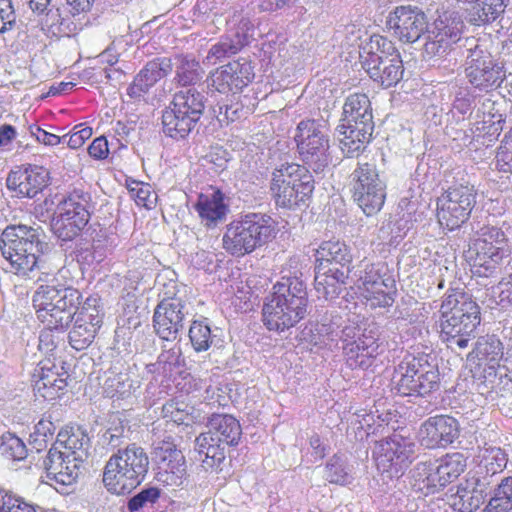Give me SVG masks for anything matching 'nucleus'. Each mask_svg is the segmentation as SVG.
I'll return each instance as SVG.
<instances>
[{
	"mask_svg": "<svg viewBox=\"0 0 512 512\" xmlns=\"http://www.w3.org/2000/svg\"><path fill=\"white\" fill-rule=\"evenodd\" d=\"M439 312L441 341L455 353L466 349L480 325L478 304L462 290L450 289L442 300Z\"/></svg>",
	"mask_w": 512,
	"mask_h": 512,
	"instance_id": "nucleus-1",
	"label": "nucleus"
},
{
	"mask_svg": "<svg viewBox=\"0 0 512 512\" xmlns=\"http://www.w3.org/2000/svg\"><path fill=\"white\" fill-rule=\"evenodd\" d=\"M50 245L40 227L26 225H10L4 229L0 237V250L16 273L27 275L35 268L46 271L45 263Z\"/></svg>",
	"mask_w": 512,
	"mask_h": 512,
	"instance_id": "nucleus-2",
	"label": "nucleus"
},
{
	"mask_svg": "<svg viewBox=\"0 0 512 512\" xmlns=\"http://www.w3.org/2000/svg\"><path fill=\"white\" fill-rule=\"evenodd\" d=\"M149 469V457L137 444L118 449L106 462L102 481L106 489L116 495L130 493L140 485Z\"/></svg>",
	"mask_w": 512,
	"mask_h": 512,
	"instance_id": "nucleus-3",
	"label": "nucleus"
},
{
	"mask_svg": "<svg viewBox=\"0 0 512 512\" xmlns=\"http://www.w3.org/2000/svg\"><path fill=\"white\" fill-rule=\"evenodd\" d=\"M275 235V221L271 216L249 212L226 226L223 248L233 256H244L271 241Z\"/></svg>",
	"mask_w": 512,
	"mask_h": 512,
	"instance_id": "nucleus-4",
	"label": "nucleus"
},
{
	"mask_svg": "<svg viewBox=\"0 0 512 512\" xmlns=\"http://www.w3.org/2000/svg\"><path fill=\"white\" fill-rule=\"evenodd\" d=\"M393 389L402 396L430 395L440 388V373L436 357L427 353L407 355L397 365Z\"/></svg>",
	"mask_w": 512,
	"mask_h": 512,
	"instance_id": "nucleus-5",
	"label": "nucleus"
},
{
	"mask_svg": "<svg viewBox=\"0 0 512 512\" xmlns=\"http://www.w3.org/2000/svg\"><path fill=\"white\" fill-rule=\"evenodd\" d=\"M206 97L195 87L176 91L162 112V131L176 141L186 139L197 129L205 110Z\"/></svg>",
	"mask_w": 512,
	"mask_h": 512,
	"instance_id": "nucleus-6",
	"label": "nucleus"
},
{
	"mask_svg": "<svg viewBox=\"0 0 512 512\" xmlns=\"http://www.w3.org/2000/svg\"><path fill=\"white\" fill-rule=\"evenodd\" d=\"M94 208L91 193L82 187H74L63 196L51 219V230L61 246L81 235Z\"/></svg>",
	"mask_w": 512,
	"mask_h": 512,
	"instance_id": "nucleus-7",
	"label": "nucleus"
},
{
	"mask_svg": "<svg viewBox=\"0 0 512 512\" xmlns=\"http://www.w3.org/2000/svg\"><path fill=\"white\" fill-rule=\"evenodd\" d=\"M360 60L369 77L383 88L395 86L403 77L400 53L383 36L370 37L369 42L361 47Z\"/></svg>",
	"mask_w": 512,
	"mask_h": 512,
	"instance_id": "nucleus-8",
	"label": "nucleus"
},
{
	"mask_svg": "<svg viewBox=\"0 0 512 512\" xmlns=\"http://www.w3.org/2000/svg\"><path fill=\"white\" fill-rule=\"evenodd\" d=\"M314 190L308 168L296 163H282L272 172L270 191L277 206L294 208L305 204Z\"/></svg>",
	"mask_w": 512,
	"mask_h": 512,
	"instance_id": "nucleus-9",
	"label": "nucleus"
},
{
	"mask_svg": "<svg viewBox=\"0 0 512 512\" xmlns=\"http://www.w3.org/2000/svg\"><path fill=\"white\" fill-rule=\"evenodd\" d=\"M473 273L479 277L497 276L510 256V248L505 233L495 226H483L473 241Z\"/></svg>",
	"mask_w": 512,
	"mask_h": 512,
	"instance_id": "nucleus-10",
	"label": "nucleus"
},
{
	"mask_svg": "<svg viewBox=\"0 0 512 512\" xmlns=\"http://www.w3.org/2000/svg\"><path fill=\"white\" fill-rule=\"evenodd\" d=\"M352 197L367 216L377 214L386 199V179L375 162L358 161L350 174Z\"/></svg>",
	"mask_w": 512,
	"mask_h": 512,
	"instance_id": "nucleus-11",
	"label": "nucleus"
},
{
	"mask_svg": "<svg viewBox=\"0 0 512 512\" xmlns=\"http://www.w3.org/2000/svg\"><path fill=\"white\" fill-rule=\"evenodd\" d=\"M295 141L301 160L314 172L323 171L330 162L329 126L323 119H305L298 123Z\"/></svg>",
	"mask_w": 512,
	"mask_h": 512,
	"instance_id": "nucleus-12",
	"label": "nucleus"
},
{
	"mask_svg": "<svg viewBox=\"0 0 512 512\" xmlns=\"http://www.w3.org/2000/svg\"><path fill=\"white\" fill-rule=\"evenodd\" d=\"M346 364L351 369L366 370L372 366L378 355V333L375 325L361 329L347 325L339 336Z\"/></svg>",
	"mask_w": 512,
	"mask_h": 512,
	"instance_id": "nucleus-13",
	"label": "nucleus"
},
{
	"mask_svg": "<svg viewBox=\"0 0 512 512\" xmlns=\"http://www.w3.org/2000/svg\"><path fill=\"white\" fill-rule=\"evenodd\" d=\"M476 190L469 184L449 187L437 201V218L448 230L460 228L470 217L476 204Z\"/></svg>",
	"mask_w": 512,
	"mask_h": 512,
	"instance_id": "nucleus-14",
	"label": "nucleus"
},
{
	"mask_svg": "<svg viewBox=\"0 0 512 512\" xmlns=\"http://www.w3.org/2000/svg\"><path fill=\"white\" fill-rule=\"evenodd\" d=\"M374 455L378 470L398 479L414 460L415 443L395 433L376 444Z\"/></svg>",
	"mask_w": 512,
	"mask_h": 512,
	"instance_id": "nucleus-15",
	"label": "nucleus"
},
{
	"mask_svg": "<svg viewBox=\"0 0 512 512\" xmlns=\"http://www.w3.org/2000/svg\"><path fill=\"white\" fill-rule=\"evenodd\" d=\"M465 73L474 88L485 91L499 87L505 78L503 64L478 44L468 49Z\"/></svg>",
	"mask_w": 512,
	"mask_h": 512,
	"instance_id": "nucleus-16",
	"label": "nucleus"
},
{
	"mask_svg": "<svg viewBox=\"0 0 512 512\" xmlns=\"http://www.w3.org/2000/svg\"><path fill=\"white\" fill-rule=\"evenodd\" d=\"M464 22L456 11H445L434 21L428 32L424 51L429 57H442L450 52L461 39Z\"/></svg>",
	"mask_w": 512,
	"mask_h": 512,
	"instance_id": "nucleus-17",
	"label": "nucleus"
},
{
	"mask_svg": "<svg viewBox=\"0 0 512 512\" xmlns=\"http://www.w3.org/2000/svg\"><path fill=\"white\" fill-rule=\"evenodd\" d=\"M74 317V324L68 335L69 343L72 348L81 351L91 345L103 322L99 296L87 297Z\"/></svg>",
	"mask_w": 512,
	"mask_h": 512,
	"instance_id": "nucleus-18",
	"label": "nucleus"
},
{
	"mask_svg": "<svg viewBox=\"0 0 512 512\" xmlns=\"http://www.w3.org/2000/svg\"><path fill=\"white\" fill-rule=\"evenodd\" d=\"M186 308V302L179 297H168L159 302L153 314V328L160 339L167 342L178 339L184 328Z\"/></svg>",
	"mask_w": 512,
	"mask_h": 512,
	"instance_id": "nucleus-19",
	"label": "nucleus"
},
{
	"mask_svg": "<svg viewBox=\"0 0 512 512\" xmlns=\"http://www.w3.org/2000/svg\"><path fill=\"white\" fill-rule=\"evenodd\" d=\"M427 17L417 6L402 5L391 11L386 26L404 43H414L427 30Z\"/></svg>",
	"mask_w": 512,
	"mask_h": 512,
	"instance_id": "nucleus-20",
	"label": "nucleus"
},
{
	"mask_svg": "<svg viewBox=\"0 0 512 512\" xmlns=\"http://www.w3.org/2000/svg\"><path fill=\"white\" fill-rule=\"evenodd\" d=\"M306 314V308L290 304L283 294L276 296L272 293L266 297L262 308L264 325L268 330L278 333L294 327Z\"/></svg>",
	"mask_w": 512,
	"mask_h": 512,
	"instance_id": "nucleus-21",
	"label": "nucleus"
},
{
	"mask_svg": "<svg viewBox=\"0 0 512 512\" xmlns=\"http://www.w3.org/2000/svg\"><path fill=\"white\" fill-rule=\"evenodd\" d=\"M419 442L428 449L446 448L460 434L457 419L449 415H436L426 419L419 428Z\"/></svg>",
	"mask_w": 512,
	"mask_h": 512,
	"instance_id": "nucleus-22",
	"label": "nucleus"
},
{
	"mask_svg": "<svg viewBox=\"0 0 512 512\" xmlns=\"http://www.w3.org/2000/svg\"><path fill=\"white\" fill-rule=\"evenodd\" d=\"M61 299L51 298L45 289H37L33 294L32 304L37 318L49 330L64 331L74 319L69 310L58 306Z\"/></svg>",
	"mask_w": 512,
	"mask_h": 512,
	"instance_id": "nucleus-23",
	"label": "nucleus"
},
{
	"mask_svg": "<svg viewBox=\"0 0 512 512\" xmlns=\"http://www.w3.org/2000/svg\"><path fill=\"white\" fill-rule=\"evenodd\" d=\"M48 181L49 172L45 168L29 165L12 170L6 179V186L17 197L34 198L48 185Z\"/></svg>",
	"mask_w": 512,
	"mask_h": 512,
	"instance_id": "nucleus-24",
	"label": "nucleus"
},
{
	"mask_svg": "<svg viewBox=\"0 0 512 512\" xmlns=\"http://www.w3.org/2000/svg\"><path fill=\"white\" fill-rule=\"evenodd\" d=\"M173 70L172 59L158 57L146 63L127 88V95L134 100L143 98L150 89Z\"/></svg>",
	"mask_w": 512,
	"mask_h": 512,
	"instance_id": "nucleus-25",
	"label": "nucleus"
},
{
	"mask_svg": "<svg viewBox=\"0 0 512 512\" xmlns=\"http://www.w3.org/2000/svg\"><path fill=\"white\" fill-rule=\"evenodd\" d=\"M476 484L490 487L492 478L504 471L508 463V454L499 446L485 443L476 455Z\"/></svg>",
	"mask_w": 512,
	"mask_h": 512,
	"instance_id": "nucleus-26",
	"label": "nucleus"
},
{
	"mask_svg": "<svg viewBox=\"0 0 512 512\" xmlns=\"http://www.w3.org/2000/svg\"><path fill=\"white\" fill-rule=\"evenodd\" d=\"M252 25L247 19H242L238 26L230 29L217 43L210 48L207 60L213 64L226 57L237 54L252 39Z\"/></svg>",
	"mask_w": 512,
	"mask_h": 512,
	"instance_id": "nucleus-27",
	"label": "nucleus"
},
{
	"mask_svg": "<svg viewBox=\"0 0 512 512\" xmlns=\"http://www.w3.org/2000/svg\"><path fill=\"white\" fill-rule=\"evenodd\" d=\"M336 131L342 153L348 158H353L366 149L371 141L374 125L340 122Z\"/></svg>",
	"mask_w": 512,
	"mask_h": 512,
	"instance_id": "nucleus-28",
	"label": "nucleus"
},
{
	"mask_svg": "<svg viewBox=\"0 0 512 512\" xmlns=\"http://www.w3.org/2000/svg\"><path fill=\"white\" fill-rule=\"evenodd\" d=\"M315 290L318 298L332 301L350 284L348 270L340 268L315 267Z\"/></svg>",
	"mask_w": 512,
	"mask_h": 512,
	"instance_id": "nucleus-29",
	"label": "nucleus"
},
{
	"mask_svg": "<svg viewBox=\"0 0 512 512\" xmlns=\"http://www.w3.org/2000/svg\"><path fill=\"white\" fill-rule=\"evenodd\" d=\"M103 394L109 398L124 399L135 391V382L127 372L121 360L115 361L104 373L102 383Z\"/></svg>",
	"mask_w": 512,
	"mask_h": 512,
	"instance_id": "nucleus-30",
	"label": "nucleus"
},
{
	"mask_svg": "<svg viewBox=\"0 0 512 512\" xmlns=\"http://www.w3.org/2000/svg\"><path fill=\"white\" fill-rule=\"evenodd\" d=\"M194 207L201 222L208 228L225 221L229 212L225 196L220 190L213 191L211 194H200Z\"/></svg>",
	"mask_w": 512,
	"mask_h": 512,
	"instance_id": "nucleus-31",
	"label": "nucleus"
},
{
	"mask_svg": "<svg viewBox=\"0 0 512 512\" xmlns=\"http://www.w3.org/2000/svg\"><path fill=\"white\" fill-rule=\"evenodd\" d=\"M207 427L210 436L216 439V442L223 443L226 446H237L242 436V428L239 421L229 414L213 413L207 417Z\"/></svg>",
	"mask_w": 512,
	"mask_h": 512,
	"instance_id": "nucleus-32",
	"label": "nucleus"
},
{
	"mask_svg": "<svg viewBox=\"0 0 512 512\" xmlns=\"http://www.w3.org/2000/svg\"><path fill=\"white\" fill-rule=\"evenodd\" d=\"M350 284L356 286L362 292L379 283L386 281L385 265L382 262L372 263L364 258L351 268H347Z\"/></svg>",
	"mask_w": 512,
	"mask_h": 512,
	"instance_id": "nucleus-33",
	"label": "nucleus"
},
{
	"mask_svg": "<svg viewBox=\"0 0 512 512\" xmlns=\"http://www.w3.org/2000/svg\"><path fill=\"white\" fill-rule=\"evenodd\" d=\"M315 267L338 268L339 265L343 269L349 267L353 256L349 246L340 240L323 241L316 250Z\"/></svg>",
	"mask_w": 512,
	"mask_h": 512,
	"instance_id": "nucleus-34",
	"label": "nucleus"
},
{
	"mask_svg": "<svg viewBox=\"0 0 512 512\" xmlns=\"http://www.w3.org/2000/svg\"><path fill=\"white\" fill-rule=\"evenodd\" d=\"M56 444L67 450V459L72 457L73 461L81 463L87 460L91 447L90 437L80 427H71L59 431Z\"/></svg>",
	"mask_w": 512,
	"mask_h": 512,
	"instance_id": "nucleus-35",
	"label": "nucleus"
},
{
	"mask_svg": "<svg viewBox=\"0 0 512 512\" xmlns=\"http://www.w3.org/2000/svg\"><path fill=\"white\" fill-rule=\"evenodd\" d=\"M184 365L185 359L182 354V349L177 342L169 348L164 345L161 353L157 357V361L148 364L146 369L148 373L161 375L164 378L170 379L180 374Z\"/></svg>",
	"mask_w": 512,
	"mask_h": 512,
	"instance_id": "nucleus-36",
	"label": "nucleus"
},
{
	"mask_svg": "<svg viewBox=\"0 0 512 512\" xmlns=\"http://www.w3.org/2000/svg\"><path fill=\"white\" fill-rule=\"evenodd\" d=\"M175 76L173 81L182 89L194 87L204 76V69L193 55L177 54L172 61Z\"/></svg>",
	"mask_w": 512,
	"mask_h": 512,
	"instance_id": "nucleus-37",
	"label": "nucleus"
},
{
	"mask_svg": "<svg viewBox=\"0 0 512 512\" xmlns=\"http://www.w3.org/2000/svg\"><path fill=\"white\" fill-rule=\"evenodd\" d=\"M66 455L67 453L58 450L57 447H52L43 460V468L47 477L63 485L71 484L76 478L74 469L77 464L70 467L71 459H67Z\"/></svg>",
	"mask_w": 512,
	"mask_h": 512,
	"instance_id": "nucleus-38",
	"label": "nucleus"
},
{
	"mask_svg": "<svg viewBox=\"0 0 512 512\" xmlns=\"http://www.w3.org/2000/svg\"><path fill=\"white\" fill-rule=\"evenodd\" d=\"M226 445L203 432L195 439V451L205 470H217L226 458Z\"/></svg>",
	"mask_w": 512,
	"mask_h": 512,
	"instance_id": "nucleus-39",
	"label": "nucleus"
},
{
	"mask_svg": "<svg viewBox=\"0 0 512 512\" xmlns=\"http://www.w3.org/2000/svg\"><path fill=\"white\" fill-rule=\"evenodd\" d=\"M340 122L374 125L371 102L368 96L363 93L349 95L343 105Z\"/></svg>",
	"mask_w": 512,
	"mask_h": 512,
	"instance_id": "nucleus-40",
	"label": "nucleus"
},
{
	"mask_svg": "<svg viewBox=\"0 0 512 512\" xmlns=\"http://www.w3.org/2000/svg\"><path fill=\"white\" fill-rule=\"evenodd\" d=\"M38 379L34 381L33 390L35 395L42 397L47 401L55 400L59 398L67 387L66 378L61 377L57 372H54L51 368L42 366L36 371Z\"/></svg>",
	"mask_w": 512,
	"mask_h": 512,
	"instance_id": "nucleus-41",
	"label": "nucleus"
},
{
	"mask_svg": "<svg viewBox=\"0 0 512 512\" xmlns=\"http://www.w3.org/2000/svg\"><path fill=\"white\" fill-rule=\"evenodd\" d=\"M273 294H283L292 305L308 308V295L305 281L298 276H282L273 286Z\"/></svg>",
	"mask_w": 512,
	"mask_h": 512,
	"instance_id": "nucleus-42",
	"label": "nucleus"
},
{
	"mask_svg": "<svg viewBox=\"0 0 512 512\" xmlns=\"http://www.w3.org/2000/svg\"><path fill=\"white\" fill-rule=\"evenodd\" d=\"M468 13V21L482 26L495 21L505 9L504 0H475Z\"/></svg>",
	"mask_w": 512,
	"mask_h": 512,
	"instance_id": "nucleus-43",
	"label": "nucleus"
},
{
	"mask_svg": "<svg viewBox=\"0 0 512 512\" xmlns=\"http://www.w3.org/2000/svg\"><path fill=\"white\" fill-rule=\"evenodd\" d=\"M217 331L218 328L213 330L206 318L194 320L188 333L193 349L198 353L207 351L218 340Z\"/></svg>",
	"mask_w": 512,
	"mask_h": 512,
	"instance_id": "nucleus-44",
	"label": "nucleus"
},
{
	"mask_svg": "<svg viewBox=\"0 0 512 512\" xmlns=\"http://www.w3.org/2000/svg\"><path fill=\"white\" fill-rule=\"evenodd\" d=\"M38 289L49 291V296L53 299L62 297L61 301L58 302V306L69 310L74 316L78 313L84 302L82 293L71 286L47 284L39 286Z\"/></svg>",
	"mask_w": 512,
	"mask_h": 512,
	"instance_id": "nucleus-45",
	"label": "nucleus"
},
{
	"mask_svg": "<svg viewBox=\"0 0 512 512\" xmlns=\"http://www.w3.org/2000/svg\"><path fill=\"white\" fill-rule=\"evenodd\" d=\"M158 464L157 480L167 486H180L186 477V461L183 454Z\"/></svg>",
	"mask_w": 512,
	"mask_h": 512,
	"instance_id": "nucleus-46",
	"label": "nucleus"
},
{
	"mask_svg": "<svg viewBox=\"0 0 512 512\" xmlns=\"http://www.w3.org/2000/svg\"><path fill=\"white\" fill-rule=\"evenodd\" d=\"M475 486L470 489L468 486L459 485L453 495V507L460 512H473L483 503V493L488 487Z\"/></svg>",
	"mask_w": 512,
	"mask_h": 512,
	"instance_id": "nucleus-47",
	"label": "nucleus"
},
{
	"mask_svg": "<svg viewBox=\"0 0 512 512\" xmlns=\"http://www.w3.org/2000/svg\"><path fill=\"white\" fill-rule=\"evenodd\" d=\"M324 478L332 484L348 485L352 482V468L346 457L335 454L326 463Z\"/></svg>",
	"mask_w": 512,
	"mask_h": 512,
	"instance_id": "nucleus-48",
	"label": "nucleus"
},
{
	"mask_svg": "<svg viewBox=\"0 0 512 512\" xmlns=\"http://www.w3.org/2000/svg\"><path fill=\"white\" fill-rule=\"evenodd\" d=\"M483 512H512V475L501 479Z\"/></svg>",
	"mask_w": 512,
	"mask_h": 512,
	"instance_id": "nucleus-49",
	"label": "nucleus"
},
{
	"mask_svg": "<svg viewBox=\"0 0 512 512\" xmlns=\"http://www.w3.org/2000/svg\"><path fill=\"white\" fill-rule=\"evenodd\" d=\"M362 292V296L371 308H387L393 305L394 299V280L388 277L386 281L379 283Z\"/></svg>",
	"mask_w": 512,
	"mask_h": 512,
	"instance_id": "nucleus-50",
	"label": "nucleus"
},
{
	"mask_svg": "<svg viewBox=\"0 0 512 512\" xmlns=\"http://www.w3.org/2000/svg\"><path fill=\"white\" fill-rule=\"evenodd\" d=\"M77 262L84 267H96L107 257V247L101 240H93L91 244H77L75 248Z\"/></svg>",
	"mask_w": 512,
	"mask_h": 512,
	"instance_id": "nucleus-51",
	"label": "nucleus"
},
{
	"mask_svg": "<svg viewBox=\"0 0 512 512\" xmlns=\"http://www.w3.org/2000/svg\"><path fill=\"white\" fill-rule=\"evenodd\" d=\"M479 360L498 362L503 357V344L495 335L479 337L471 352Z\"/></svg>",
	"mask_w": 512,
	"mask_h": 512,
	"instance_id": "nucleus-52",
	"label": "nucleus"
},
{
	"mask_svg": "<svg viewBox=\"0 0 512 512\" xmlns=\"http://www.w3.org/2000/svg\"><path fill=\"white\" fill-rule=\"evenodd\" d=\"M436 461L439 474L442 475L443 482L447 485L457 479L466 468V459L459 452L446 454Z\"/></svg>",
	"mask_w": 512,
	"mask_h": 512,
	"instance_id": "nucleus-53",
	"label": "nucleus"
},
{
	"mask_svg": "<svg viewBox=\"0 0 512 512\" xmlns=\"http://www.w3.org/2000/svg\"><path fill=\"white\" fill-rule=\"evenodd\" d=\"M164 417L177 425L189 426L200 421L199 415H194L195 409L183 402L170 400L163 405Z\"/></svg>",
	"mask_w": 512,
	"mask_h": 512,
	"instance_id": "nucleus-54",
	"label": "nucleus"
},
{
	"mask_svg": "<svg viewBox=\"0 0 512 512\" xmlns=\"http://www.w3.org/2000/svg\"><path fill=\"white\" fill-rule=\"evenodd\" d=\"M197 7L204 12L209 11L216 16L227 15L230 18L242 11L243 4L236 0H200L197 2Z\"/></svg>",
	"mask_w": 512,
	"mask_h": 512,
	"instance_id": "nucleus-55",
	"label": "nucleus"
},
{
	"mask_svg": "<svg viewBox=\"0 0 512 512\" xmlns=\"http://www.w3.org/2000/svg\"><path fill=\"white\" fill-rule=\"evenodd\" d=\"M0 453L9 460L20 461L25 459L27 448L19 437L7 432L0 437Z\"/></svg>",
	"mask_w": 512,
	"mask_h": 512,
	"instance_id": "nucleus-56",
	"label": "nucleus"
},
{
	"mask_svg": "<svg viewBox=\"0 0 512 512\" xmlns=\"http://www.w3.org/2000/svg\"><path fill=\"white\" fill-rule=\"evenodd\" d=\"M235 70L230 63L217 69L211 76V86L220 93L228 94L236 90Z\"/></svg>",
	"mask_w": 512,
	"mask_h": 512,
	"instance_id": "nucleus-57",
	"label": "nucleus"
},
{
	"mask_svg": "<svg viewBox=\"0 0 512 512\" xmlns=\"http://www.w3.org/2000/svg\"><path fill=\"white\" fill-rule=\"evenodd\" d=\"M160 495L161 491L157 487L144 488L129 499L127 508L130 512H136L149 505L152 506L158 501Z\"/></svg>",
	"mask_w": 512,
	"mask_h": 512,
	"instance_id": "nucleus-58",
	"label": "nucleus"
},
{
	"mask_svg": "<svg viewBox=\"0 0 512 512\" xmlns=\"http://www.w3.org/2000/svg\"><path fill=\"white\" fill-rule=\"evenodd\" d=\"M154 456L158 464L174 459L177 454H183L177 449L172 436H165L163 439L154 441Z\"/></svg>",
	"mask_w": 512,
	"mask_h": 512,
	"instance_id": "nucleus-59",
	"label": "nucleus"
},
{
	"mask_svg": "<svg viewBox=\"0 0 512 512\" xmlns=\"http://www.w3.org/2000/svg\"><path fill=\"white\" fill-rule=\"evenodd\" d=\"M127 432L123 425L110 427L101 434L99 443L107 449H121L120 446L128 439Z\"/></svg>",
	"mask_w": 512,
	"mask_h": 512,
	"instance_id": "nucleus-60",
	"label": "nucleus"
},
{
	"mask_svg": "<svg viewBox=\"0 0 512 512\" xmlns=\"http://www.w3.org/2000/svg\"><path fill=\"white\" fill-rule=\"evenodd\" d=\"M231 68L235 70L234 78L236 80V91L242 90L254 78V71L251 63L244 60V62L234 61L230 62Z\"/></svg>",
	"mask_w": 512,
	"mask_h": 512,
	"instance_id": "nucleus-61",
	"label": "nucleus"
},
{
	"mask_svg": "<svg viewBox=\"0 0 512 512\" xmlns=\"http://www.w3.org/2000/svg\"><path fill=\"white\" fill-rule=\"evenodd\" d=\"M130 192L134 196L137 205L148 209L155 205L156 195L152 193L149 184L134 182V186L130 187Z\"/></svg>",
	"mask_w": 512,
	"mask_h": 512,
	"instance_id": "nucleus-62",
	"label": "nucleus"
},
{
	"mask_svg": "<svg viewBox=\"0 0 512 512\" xmlns=\"http://www.w3.org/2000/svg\"><path fill=\"white\" fill-rule=\"evenodd\" d=\"M432 460L419 461L410 471L412 486L414 490L422 493L425 490V483L428 478L429 471H432Z\"/></svg>",
	"mask_w": 512,
	"mask_h": 512,
	"instance_id": "nucleus-63",
	"label": "nucleus"
},
{
	"mask_svg": "<svg viewBox=\"0 0 512 512\" xmlns=\"http://www.w3.org/2000/svg\"><path fill=\"white\" fill-rule=\"evenodd\" d=\"M499 304L502 307L512 305V263L505 267V274L499 282Z\"/></svg>",
	"mask_w": 512,
	"mask_h": 512,
	"instance_id": "nucleus-64",
	"label": "nucleus"
}]
</instances>
